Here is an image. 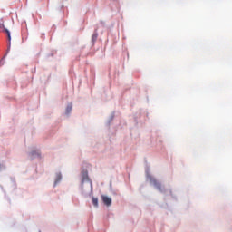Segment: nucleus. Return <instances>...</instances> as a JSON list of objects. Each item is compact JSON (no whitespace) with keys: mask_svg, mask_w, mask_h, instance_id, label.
I'll return each instance as SVG.
<instances>
[{"mask_svg":"<svg viewBox=\"0 0 232 232\" xmlns=\"http://www.w3.org/2000/svg\"><path fill=\"white\" fill-rule=\"evenodd\" d=\"M92 39L93 42L97 41V34H93Z\"/></svg>","mask_w":232,"mask_h":232,"instance_id":"423d86ee","label":"nucleus"},{"mask_svg":"<svg viewBox=\"0 0 232 232\" xmlns=\"http://www.w3.org/2000/svg\"><path fill=\"white\" fill-rule=\"evenodd\" d=\"M70 111H72V105H69L66 109L67 113H70Z\"/></svg>","mask_w":232,"mask_h":232,"instance_id":"6e6552de","label":"nucleus"},{"mask_svg":"<svg viewBox=\"0 0 232 232\" xmlns=\"http://www.w3.org/2000/svg\"><path fill=\"white\" fill-rule=\"evenodd\" d=\"M4 30H5V34H7V38L10 43V41H12V36L10 35V31H8V29H6V28H5Z\"/></svg>","mask_w":232,"mask_h":232,"instance_id":"39448f33","label":"nucleus"},{"mask_svg":"<svg viewBox=\"0 0 232 232\" xmlns=\"http://www.w3.org/2000/svg\"><path fill=\"white\" fill-rule=\"evenodd\" d=\"M92 202L94 208H99V198L92 197Z\"/></svg>","mask_w":232,"mask_h":232,"instance_id":"7ed1b4c3","label":"nucleus"},{"mask_svg":"<svg viewBox=\"0 0 232 232\" xmlns=\"http://www.w3.org/2000/svg\"><path fill=\"white\" fill-rule=\"evenodd\" d=\"M60 180H61V174H58L55 180V184H57V182H59Z\"/></svg>","mask_w":232,"mask_h":232,"instance_id":"0eeeda50","label":"nucleus"},{"mask_svg":"<svg viewBox=\"0 0 232 232\" xmlns=\"http://www.w3.org/2000/svg\"><path fill=\"white\" fill-rule=\"evenodd\" d=\"M85 180H89L88 171H85V172L82 173V182H84Z\"/></svg>","mask_w":232,"mask_h":232,"instance_id":"20e7f679","label":"nucleus"},{"mask_svg":"<svg viewBox=\"0 0 232 232\" xmlns=\"http://www.w3.org/2000/svg\"><path fill=\"white\" fill-rule=\"evenodd\" d=\"M102 200L105 206H111V198L108 196H102Z\"/></svg>","mask_w":232,"mask_h":232,"instance_id":"f257e3e1","label":"nucleus"},{"mask_svg":"<svg viewBox=\"0 0 232 232\" xmlns=\"http://www.w3.org/2000/svg\"><path fill=\"white\" fill-rule=\"evenodd\" d=\"M150 182L151 184H153V186H155V188H157V189L162 191V185L160 184V182L157 181V179H150Z\"/></svg>","mask_w":232,"mask_h":232,"instance_id":"f03ea898","label":"nucleus"}]
</instances>
